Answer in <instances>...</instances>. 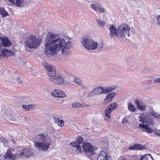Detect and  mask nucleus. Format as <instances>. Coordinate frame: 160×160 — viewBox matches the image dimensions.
<instances>
[{"instance_id":"1","label":"nucleus","mask_w":160,"mask_h":160,"mask_svg":"<svg viewBox=\"0 0 160 160\" xmlns=\"http://www.w3.org/2000/svg\"><path fill=\"white\" fill-rule=\"evenodd\" d=\"M44 52L49 56L61 52L63 55L71 53L73 44L68 36L61 37L58 33H49L45 38Z\"/></svg>"},{"instance_id":"2","label":"nucleus","mask_w":160,"mask_h":160,"mask_svg":"<svg viewBox=\"0 0 160 160\" xmlns=\"http://www.w3.org/2000/svg\"><path fill=\"white\" fill-rule=\"evenodd\" d=\"M83 138L79 136L76 142H71L70 145L77 152L81 153L83 150L87 156L90 157L89 158L92 160L93 158H91L90 156L95 154L93 147L88 142L83 143Z\"/></svg>"},{"instance_id":"3","label":"nucleus","mask_w":160,"mask_h":160,"mask_svg":"<svg viewBox=\"0 0 160 160\" xmlns=\"http://www.w3.org/2000/svg\"><path fill=\"white\" fill-rule=\"evenodd\" d=\"M34 146L39 151H47L49 148L51 140L49 138L43 133L38 134L36 136V140L34 142Z\"/></svg>"},{"instance_id":"4","label":"nucleus","mask_w":160,"mask_h":160,"mask_svg":"<svg viewBox=\"0 0 160 160\" xmlns=\"http://www.w3.org/2000/svg\"><path fill=\"white\" fill-rule=\"evenodd\" d=\"M31 154V150L28 148H25L23 149L19 155V154L13 155L11 154L10 151L8 150L6 153L4 157L5 159H9L12 160H15L16 158H19L21 156L29 157Z\"/></svg>"},{"instance_id":"5","label":"nucleus","mask_w":160,"mask_h":160,"mask_svg":"<svg viewBox=\"0 0 160 160\" xmlns=\"http://www.w3.org/2000/svg\"><path fill=\"white\" fill-rule=\"evenodd\" d=\"M81 42L83 46L86 49L90 50L96 49L98 45L97 42L88 37L82 38Z\"/></svg>"},{"instance_id":"6","label":"nucleus","mask_w":160,"mask_h":160,"mask_svg":"<svg viewBox=\"0 0 160 160\" xmlns=\"http://www.w3.org/2000/svg\"><path fill=\"white\" fill-rule=\"evenodd\" d=\"M130 28L129 25L127 24H121L118 27V37L123 38L127 34L128 37H130L131 36L129 33Z\"/></svg>"},{"instance_id":"7","label":"nucleus","mask_w":160,"mask_h":160,"mask_svg":"<svg viewBox=\"0 0 160 160\" xmlns=\"http://www.w3.org/2000/svg\"><path fill=\"white\" fill-rule=\"evenodd\" d=\"M41 41L35 36H29L25 43L26 45L30 48H36L40 44Z\"/></svg>"},{"instance_id":"8","label":"nucleus","mask_w":160,"mask_h":160,"mask_svg":"<svg viewBox=\"0 0 160 160\" xmlns=\"http://www.w3.org/2000/svg\"><path fill=\"white\" fill-rule=\"evenodd\" d=\"M138 118L139 121L142 122V123H146L151 125L154 124L153 118L145 112H143L141 114Z\"/></svg>"},{"instance_id":"9","label":"nucleus","mask_w":160,"mask_h":160,"mask_svg":"<svg viewBox=\"0 0 160 160\" xmlns=\"http://www.w3.org/2000/svg\"><path fill=\"white\" fill-rule=\"evenodd\" d=\"M42 65L48 72V79L51 78V76L56 73L55 67L48 63L46 62H43Z\"/></svg>"},{"instance_id":"10","label":"nucleus","mask_w":160,"mask_h":160,"mask_svg":"<svg viewBox=\"0 0 160 160\" xmlns=\"http://www.w3.org/2000/svg\"><path fill=\"white\" fill-rule=\"evenodd\" d=\"M48 79L50 81L56 84H61L64 82V79L62 76L60 75H56V73L53 74V75Z\"/></svg>"},{"instance_id":"11","label":"nucleus","mask_w":160,"mask_h":160,"mask_svg":"<svg viewBox=\"0 0 160 160\" xmlns=\"http://www.w3.org/2000/svg\"><path fill=\"white\" fill-rule=\"evenodd\" d=\"M92 94L95 95H99L102 94H104L103 87L101 86H98L93 89L91 93L88 96V98H90L92 96Z\"/></svg>"},{"instance_id":"12","label":"nucleus","mask_w":160,"mask_h":160,"mask_svg":"<svg viewBox=\"0 0 160 160\" xmlns=\"http://www.w3.org/2000/svg\"><path fill=\"white\" fill-rule=\"evenodd\" d=\"M51 95L55 97L64 98L66 97V94L64 92L59 89H55L53 90L51 92Z\"/></svg>"},{"instance_id":"13","label":"nucleus","mask_w":160,"mask_h":160,"mask_svg":"<svg viewBox=\"0 0 160 160\" xmlns=\"http://www.w3.org/2000/svg\"><path fill=\"white\" fill-rule=\"evenodd\" d=\"M116 94L115 92H110L107 94L104 99L103 104L105 105H107L109 103L112 101L113 97Z\"/></svg>"},{"instance_id":"14","label":"nucleus","mask_w":160,"mask_h":160,"mask_svg":"<svg viewBox=\"0 0 160 160\" xmlns=\"http://www.w3.org/2000/svg\"><path fill=\"white\" fill-rule=\"evenodd\" d=\"M138 128L141 129L143 132L149 133H152L153 131V130L149 127L148 125L145 124L143 123L139 124Z\"/></svg>"},{"instance_id":"15","label":"nucleus","mask_w":160,"mask_h":160,"mask_svg":"<svg viewBox=\"0 0 160 160\" xmlns=\"http://www.w3.org/2000/svg\"><path fill=\"white\" fill-rule=\"evenodd\" d=\"M134 102L137 105L138 108L141 111H143L146 110V106L141 100H135Z\"/></svg>"},{"instance_id":"16","label":"nucleus","mask_w":160,"mask_h":160,"mask_svg":"<svg viewBox=\"0 0 160 160\" xmlns=\"http://www.w3.org/2000/svg\"><path fill=\"white\" fill-rule=\"evenodd\" d=\"M0 42L2 43V46L5 47L9 46L12 45V42L8 38L5 37H0Z\"/></svg>"},{"instance_id":"17","label":"nucleus","mask_w":160,"mask_h":160,"mask_svg":"<svg viewBox=\"0 0 160 160\" xmlns=\"http://www.w3.org/2000/svg\"><path fill=\"white\" fill-rule=\"evenodd\" d=\"M117 87V85H116L103 87L104 94H107L113 91Z\"/></svg>"},{"instance_id":"18","label":"nucleus","mask_w":160,"mask_h":160,"mask_svg":"<svg viewBox=\"0 0 160 160\" xmlns=\"http://www.w3.org/2000/svg\"><path fill=\"white\" fill-rule=\"evenodd\" d=\"M110 36L111 38L113 37L115 35L118 36V28L113 25H112L109 28Z\"/></svg>"},{"instance_id":"19","label":"nucleus","mask_w":160,"mask_h":160,"mask_svg":"<svg viewBox=\"0 0 160 160\" xmlns=\"http://www.w3.org/2000/svg\"><path fill=\"white\" fill-rule=\"evenodd\" d=\"M108 157L106 153L102 151L98 155L97 160H108Z\"/></svg>"},{"instance_id":"20","label":"nucleus","mask_w":160,"mask_h":160,"mask_svg":"<svg viewBox=\"0 0 160 160\" xmlns=\"http://www.w3.org/2000/svg\"><path fill=\"white\" fill-rule=\"evenodd\" d=\"M144 146L139 144H134L130 147L128 148L129 150H142L144 149Z\"/></svg>"},{"instance_id":"21","label":"nucleus","mask_w":160,"mask_h":160,"mask_svg":"<svg viewBox=\"0 0 160 160\" xmlns=\"http://www.w3.org/2000/svg\"><path fill=\"white\" fill-rule=\"evenodd\" d=\"M100 6H101V4L99 2H95L90 4L91 8L96 11H98Z\"/></svg>"},{"instance_id":"22","label":"nucleus","mask_w":160,"mask_h":160,"mask_svg":"<svg viewBox=\"0 0 160 160\" xmlns=\"http://www.w3.org/2000/svg\"><path fill=\"white\" fill-rule=\"evenodd\" d=\"M13 4L18 7H23L25 5V3L24 0H15V2Z\"/></svg>"},{"instance_id":"23","label":"nucleus","mask_w":160,"mask_h":160,"mask_svg":"<svg viewBox=\"0 0 160 160\" xmlns=\"http://www.w3.org/2000/svg\"><path fill=\"white\" fill-rule=\"evenodd\" d=\"M149 112L150 115L153 117H154L157 119H160V115L158 113L154 112L152 109H150L149 110Z\"/></svg>"},{"instance_id":"24","label":"nucleus","mask_w":160,"mask_h":160,"mask_svg":"<svg viewBox=\"0 0 160 160\" xmlns=\"http://www.w3.org/2000/svg\"><path fill=\"white\" fill-rule=\"evenodd\" d=\"M129 118V117L127 116L123 118L122 120V123L125 127H128L130 125V123L128 121Z\"/></svg>"},{"instance_id":"25","label":"nucleus","mask_w":160,"mask_h":160,"mask_svg":"<svg viewBox=\"0 0 160 160\" xmlns=\"http://www.w3.org/2000/svg\"><path fill=\"white\" fill-rule=\"evenodd\" d=\"M0 14L2 18H4L9 15L8 12L3 8H0Z\"/></svg>"},{"instance_id":"26","label":"nucleus","mask_w":160,"mask_h":160,"mask_svg":"<svg viewBox=\"0 0 160 160\" xmlns=\"http://www.w3.org/2000/svg\"><path fill=\"white\" fill-rule=\"evenodd\" d=\"M140 160H153L152 156L150 154H148L142 156Z\"/></svg>"},{"instance_id":"27","label":"nucleus","mask_w":160,"mask_h":160,"mask_svg":"<svg viewBox=\"0 0 160 160\" xmlns=\"http://www.w3.org/2000/svg\"><path fill=\"white\" fill-rule=\"evenodd\" d=\"M112 111L109 108L107 107L105 111V115L108 118H110L111 117V113Z\"/></svg>"},{"instance_id":"28","label":"nucleus","mask_w":160,"mask_h":160,"mask_svg":"<svg viewBox=\"0 0 160 160\" xmlns=\"http://www.w3.org/2000/svg\"><path fill=\"white\" fill-rule=\"evenodd\" d=\"M97 24L100 27L104 26L106 23V22L104 20H101L99 19H96Z\"/></svg>"},{"instance_id":"29","label":"nucleus","mask_w":160,"mask_h":160,"mask_svg":"<svg viewBox=\"0 0 160 160\" xmlns=\"http://www.w3.org/2000/svg\"><path fill=\"white\" fill-rule=\"evenodd\" d=\"M128 108L129 111L133 112H135L136 110V108L131 102L128 104Z\"/></svg>"},{"instance_id":"30","label":"nucleus","mask_w":160,"mask_h":160,"mask_svg":"<svg viewBox=\"0 0 160 160\" xmlns=\"http://www.w3.org/2000/svg\"><path fill=\"white\" fill-rule=\"evenodd\" d=\"M117 104L116 103L114 102L109 105L107 107L109 108L112 111L115 109L117 106Z\"/></svg>"},{"instance_id":"31","label":"nucleus","mask_w":160,"mask_h":160,"mask_svg":"<svg viewBox=\"0 0 160 160\" xmlns=\"http://www.w3.org/2000/svg\"><path fill=\"white\" fill-rule=\"evenodd\" d=\"M5 51L6 57H8L9 56H11L13 55L14 54V52L10 50H7L6 49H4V51Z\"/></svg>"},{"instance_id":"32","label":"nucleus","mask_w":160,"mask_h":160,"mask_svg":"<svg viewBox=\"0 0 160 160\" xmlns=\"http://www.w3.org/2000/svg\"><path fill=\"white\" fill-rule=\"evenodd\" d=\"M72 107L74 108H80V103L78 102H74L72 104Z\"/></svg>"},{"instance_id":"33","label":"nucleus","mask_w":160,"mask_h":160,"mask_svg":"<svg viewBox=\"0 0 160 160\" xmlns=\"http://www.w3.org/2000/svg\"><path fill=\"white\" fill-rule=\"evenodd\" d=\"M74 81L78 85H80L82 83V81L81 79L77 77H76L74 78Z\"/></svg>"},{"instance_id":"34","label":"nucleus","mask_w":160,"mask_h":160,"mask_svg":"<svg viewBox=\"0 0 160 160\" xmlns=\"http://www.w3.org/2000/svg\"><path fill=\"white\" fill-rule=\"evenodd\" d=\"M57 123L59 126L62 127L64 125V122L62 120H60L58 121Z\"/></svg>"},{"instance_id":"35","label":"nucleus","mask_w":160,"mask_h":160,"mask_svg":"<svg viewBox=\"0 0 160 160\" xmlns=\"http://www.w3.org/2000/svg\"><path fill=\"white\" fill-rule=\"evenodd\" d=\"M0 141L4 144L7 143L8 142L7 140L4 138H0ZM4 145L5 146V144Z\"/></svg>"},{"instance_id":"36","label":"nucleus","mask_w":160,"mask_h":160,"mask_svg":"<svg viewBox=\"0 0 160 160\" xmlns=\"http://www.w3.org/2000/svg\"><path fill=\"white\" fill-rule=\"evenodd\" d=\"M105 9L103 8H102V6H100L99 7V9H98V11L100 13H104L105 12Z\"/></svg>"},{"instance_id":"37","label":"nucleus","mask_w":160,"mask_h":160,"mask_svg":"<svg viewBox=\"0 0 160 160\" xmlns=\"http://www.w3.org/2000/svg\"><path fill=\"white\" fill-rule=\"evenodd\" d=\"M1 52L0 54V56L1 57H6V53L5 51H4V49L2 50V51H1Z\"/></svg>"},{"instance_id":"38","label":"nucleus","mask_w":160,"mask_h":160,"mask_svg":"<svg viewBox=\"0 0 160 160\" xmlns=\"http://www.w3.org/2000/svg\"><path fill=\"white\" fill-rule=\"evenodd\" d=\"M89 105L88 104H87L85 103H80V108H84L85 107H89Z\"/></svg>"},{"instance_id":"39","label":"nucleus","mask_w":160,"mask_h":160,"mask_svg":"<svg viewBox=\"0 0 160 160\" xmlns=\"http://www.w3.org/2000/svg\"><path fill=\"white\" fill-rule=\"evenodd\" d=\"M34 105L32 104H30L28 105V111H30L31 109H33L34 108Z\"/></svg>"},{"instance_id":"40","label":"nucleus","mask_w":160,"mask_h":160,"mask_svg":"<svg viewBox=\"0 0 160 160\" xmlns=\"http://www.w3.org/2000/svg\"><path fill=\"white\" fill-rule=\"evenodd\" d=\"M156 17L157 20L158 25L160 26V15H157Z\"/></svg>"},{"instance_id":"41","label":"nucleus","mask_w":160,"mask_h":160,"mask_svg":"<svg viewBox=\"0 0 160 160\" xmlns=\"http://www.w3.org/2000/svg\"><path fill=\"white\" fill-rule=\"evenodd\" d=\"M81 89L83 90H86L88 89V87L84 85H82L81 86Z\"/></svg>"},{"instance_id":"42","label":"nucleus","mask_w":160,"mask_h":160,"mask_svg":"<svg viewBox=\"0 0 160 160\" xmlns=\"http://www.w3.org/2000/svg\"><path fill=\"white\" fill-rule=\"evenodd\" d=\"M118 160H127V158L125 157H121L118 159Z\"/></svg>"},{"instance_id":"43","label":"nucleus","mask_w":160,"mask_h":160,"mask_svg":"<svg viewBox=\"0 0 160 160\" xmlns=\"http://www.w3.org/2000/svg\"><path fill=\"white\" fill-rule=\"evenodd\" d=\"M22 107L25 109V110L28 111V105H23L22 106Z\"/></svg>"},{"instance_id":"44","label":"nucleus","mask_w":160,"mask_h":160,"mask_svg":"<svg viewBox=\"0 0 160 160\" xmlns=\"http://www.w3.org/2000/svg\"><path fill=\"white\" fill-rule=\"evenodd\" d=\"M17 81L20 83H22V81H21V78L20 77H18L17 78Z\"/></svg>"},{"instance_id":"45","label":"nucleus","mask_w":160,"mask_h":160,"mask_svg":"<svg viewBox=\"0 0 160 160\" xmlns=\"http://www.w3.org/2000/svg\"><path fill=\"white\" fill-rule=\"evenodd\" d=\"M53 119L55 121V122H56V123H57L58 121V120H59V118L58 117H55Z\"/></svg>"},{"instance_id":"46","label":"nucleus","mask_w":160,"mask_h":160,"mask_svg":"<svg viewBox=\"0 0 160 160\" xmlns=\"http://www.w3.org/2000/svg\"><path fill=\"white\" fill-rule=\"evenodd\" d=\"M155 82H158L160 83V78H156L155 80Z\"/></svg>"},{"instance_id":"47","label":"nucleus","mask_w":160,"mask_h":160,"mask_svg":"<svg viewBox=\"0 0 160 160\" xmlns=\"http://www.w3.org/2000/svg\"><path fill=\"white\" fill-rule=\"evenodd\" d=\"M11 4H13L14 3V0H7Z\"/></svg>"},{"instance_id":"48","label":"nucleus","mask_w":160,"mask_h":160,"mask_svg":"<svg viewBox=\"0 0 160 160\" xmlns=\"http://www.w3.org/2000/svg\"><path fill=\"white\" fill-rule=\"evenodd\" d=\"M155 134L157 136H160V133H155Z\"/></svg>"},{"instance_id":"49","label":"nucleus","mask_w":160,"mask_h":160,"mask_svg":"<svg viewBox=\"0 0 160 160\" xmlns=\"http://www.w3.org/2000/svg\"><path fill=\"white\" fill-rule=\"evenodd\" d=\"M101 48H102L103 47V44H101Z\"/></svg>"},{"instance_id":"50","label":"nucleus","mask_w":160,"mask_h":160,"mask_svg":"<svg viewBox=\"0 0 160 160\" xmlns=\"http://www.w3.org/2000/svg\"><path fill=\"white\" fill-rule=\"evenodd\" d=\"M1 50V46L0 45V51Z\"/></svg>"}]
</instances>
